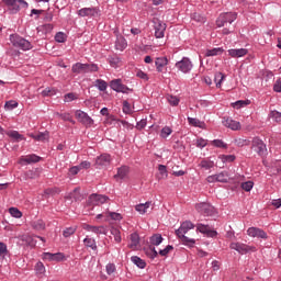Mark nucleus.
<instances>
[{
  "label": "nucleus",
  "instance_id": "nucleus-1",
  "mask_svg": "<svg viewBox=\"0 0 281 281\" xmlns=\"http://www.w3.org/2000/svg\"><path fill=\"white\" fill-rule=\"evenodd\" d=\"M190 229H194V225L190 221L183 222L180 227L176 231V236L180 238L181 243L184 244L187 247H194L196 245V240L194 238H189L186 236Z\"/></svg>",
  "mask_w": 281,
  "mask_h": 281
},
{
  "label": "nucleus",
  "instance_id": "nucleus-2",
  "mask_svg": "<svg viewBox=\"0 0 281 281\" xmlns=\"http://www.w3.org/2000/svg\"><path fill=\"white\" fill-rule=\"evenodd\" d=\"M10 42L13 45V47H19L23 52H27V50L32 49V43H30V41L21 37L19 34H11Z\"/></svg>",
  "mask_w": 281,
  "mask_h": 281
},
{
  "label": "nucleus",
  "instance_id": "nucleus-3",
  "mask_svg": "<svg viewBox=\"0 0 281 281\" xmlns=\"http://www.w3.org/2000/svg\"><path fill=\"white\" fill-rule=\"evenodd\" d=\"M236 19H238V14L236 12L222 13L216 20V25L217 27H225L227 23L232 24Z\"/></svg>",
  "mask_w": 281,
  "mask_h": 281
},
{
  "label": "nucleus",
  "instance_id": "nucleus-4",
  "mask_svg": "<svg viewBox=\"0 0 281 281\" xmlns=\"http://www.w3.org/2000/svg\"><path fill=\"white\" fill-rule=\"evenodd\" d=\"M250 144H251V147H250L251 150L257 153V155H259V157L267 155V145L265 144V142L262 139H260V137H258V136L254 137L251 139Z\"/></svg>",
  "mask_w": 281,
  "mask_h": 281
},
{
  "label": "nucleus",
  "instance_id": "nucleus-5",
  "mask_svg": "<svg viewBox=\"0 0 281 281\" xmlns=\"http://www.w3.org/2000/svg\"><path fill=\"white\" fill-rule=\"evenodd\" d=\"M195 209L199 214H202L203 216H214V206H212L210 203L202 202L196 204Z\"/></svg>",
  "mask_w": 281,
  "mask_h": 281
},
{
  "label": "nucleus",
  "instance_id": "nucleus-6",
  "mask_svg": "<svg viewBox=\"0 0 281 281\" xmlns=\"http://www.w3.org/2000/svg\"><path fill=\"white\" fill-rule=\"evenodd\" d=\"M75 116L80 124H83V126H93V119H91L85 111L77 110Z\"/></svg>",
  "mask_w": 281,
  "mask_h": 281
},
{
  "label": "nucleus",
  "instance_id": "nucleus-7",
  "mask_svg": "<svg viewBox=\"0 0 281 281\" xmlns=\"http://www.w3.org/2000/svg\"><path fill=\"white\" fill-rule=\"evenodd\" d=\"M110 87L111 89H113V91H116V93H128V91H133V89L124 86V83H122V79H114L110 82Z\"/></svg>",
  "mask_w": 281,
  "mask_h": 281
},
{
  "label": "nucleus",
  "instance_id": "nucleus-8",
  "mask_svg": "<svg viewBox=\"0 0 281 281\" xmlns=\"http://www.w3.org/2000/svg\"><path fill=\"white\" fill-rule=\"evenodd\" d=\"M177 69L182 74H190L192 71V61L188 57H183L180 61L176 63Z\"/></svg>",
  "mask_w": 281,
  "mask_h": 281
},
{
  "label": "nucleus",
  "instance_id": "nucleus-9",
  "mask_svg": "<svg viewBox=\"0 0 281 281\" xmlns=\"http://www.w3.org/2000/svg\"><path fill=\"white\" fill-rule=\"evenodd\" d=\"M78 16H90V18H95L100 16V8L98 7H92V8H82L79 11H77Z\"/></svg>",
  "mask_w": 281,
  "mask_h": 281
},
{
  "label": "nucleus",
  "instance_id": "nucleus-10",
  "mask_svg": "<svg viewBox=\"0 0 281 281\" xmlns=\"http://www.w3.org/2000/svg\"><path fill=\"white\" fill-rule=\"evenodd\" d=\"M231 249H234L235 251H238V254H249V251H256V247L247 246L246 244L240 243H232Z\"/></svg>",
  "mask_w": 281,
  "mask_h": 281
},
{
  "label": "nucleus",
  "instance_id": "nucleus-11",
  "mask_svg": "<svg viewBox=\"0 0 281 281\" xmlns=\"http://www.w3.org/2000/svg\"><path fill=\"white\" fill-rule=\"evenodd\" d=\"M109 201V196L102 194H91L88 199L89 205H102Z\"/></svg>",
  "mask_w": 281,
  "mask_h": 281
},
{
  "label": "nucleus",
  "instance_id": "nucleus-12",
  "mask_svg": "<svg viewBox=\"0 0 281 281\" xmlns=\"http://www.w3.org/2000/svg\"><path fill=\"white\" fill-rule=\"evenodd\" d=\"M196 231L200 232V234H205L209 238H215V236L218 235L216 231H212L210 225L198 224Z\"/></svg>",
  "mask_w": 281,
  "mask_h": 281
},
{
  "label": "nucleus",
  "instance_id": "nucleus-13",
  "mask_svg": "<svg viewBox=\"0 0 281 281\" xmlns=\"http://www.w3.org/2000/svg\"><path fill=\"white\" fill-rule=\"evenodd\" d=\"M154 30L156 38H164L166 32V24L159 20H154Z\"/></svg>",
  "mask_w": 281,
  "mask_h": 281
},
{
  "label": "nucleus",
  "instance_id": "nucleus-14",
  "mask_svg": "<svg viewBox=\"0 0 281 281\" xmlns=\"http://www.w3.org/2000/svg\"><path fill=\"white\" fill-rule=\"evenodd\" d=\"M111 161H112L111 155L101 154L95 159V166H99V168H104L106 166H111Z\"/></svg>",
  "mask_w": 281,
  "mask_h": 281
},
{
  "label": "nucleus",
  "instance_id": "nucleus-15",
  "mask_svg": "<svg viewBox=\"0 0 281 281\" xmlns=\"http://www.w3.org/2000/svg\"><path fill=\"white\" fill-rule=\"evenodd\" d=\"M247 234L252 238H263L267 240V233L258 227H249Z\"/></svg>",
  "mask_w": 281,
  "mask_h": 281
},
{
  "label": "nucleus",
  "instance_id": "nucleus-16",
  "mask_svg": "<svg viewBox=\"0 0 281 281\" xmlns=\"http://www.w3.org/2000/svg\"><path fill=\"white\" fill-rule=\"evenodd\" d=\"M44 260H49V262H63V260H65V255L63 252H44Z\"/></svg>",
  "mask_w": 281,
  "mask_h": 281
},
{
  "label": "nucleus",
  "instance_id": "nucleus-17",
  "mask_svg": "<svg viewBox=\"0 0 281 281\" xmlns=\"http://www.w3.org/2000/svg\"><path fill=\"white\" fill-rule=\"evenodd\" d=\"M247 54H249L247 48L228 49V56L232 58H243V56H247Z\"/></svg>",
  "mask_w": 281,
  "mask_h": 281
},
{
  "label": "nucleus",
  "instance_id": "nucleus-18",
  "mask_svg": "<svg viewBox=\"0 0 281 281\" xmlns=\"http://www.w3.org/2000/svg\"><path fill=\"white\" fill-rule=\"evenodd\" d=\"M83 229H86V232H92L93 234L106 235V227L104 226H92L89 224H83Z\"/></svg>",
  "mask_w": 281,
  "mask_h": 281
},
{
  "label": "nucleus",
  "instance_id": "nucleus-19",
  "mask_svg": "<svg viewBox=\"0 0 281 281\" xmlns=\"http://www.w3.org/2000/svg\"><path fill=\"white\" fill-rule=\"evenodd\" d=\"M223 124L226 128H231L232 131H238V128H240V123L232 120L231 117H224Z\"/></svg>",
  "mask_w": 281,
  "mask_h": 281
},
{
  "label": "nucleus",
  "instance_id": "nucleus-20",
  "mask_svg": "<svg viewBox=\"0 0 281 281\" xmlns=\"http://www.w3.org/2000/svg\"><path fill=\"white\" fill-rule=\"evenodd\" d=\"M8 7L11 14H16L19 12V0H2Z\"/></svg>",
  "mask_w": 281,
  "mask_h": 281
},
{
  "label": "nucleus",
  "instance_id": "nucleus-21",
  "mask_svg": "<svg viewBox=\"0 0 281 281\" xmlns=\"http://www.w3.org/2000/svg\"><path fill=\"white\" fill-rule=\"evenodd\" d=\"M127 46L128 44L126 43V38H124L122 35H117L115 41V49L117 52H124L125 47Z\"/></svg>",
  "mask_w": 281,
  "mask_h": 281
},
{
  "label": "nucleus",
  "instance_id": "nucleus-22",
  "mask_svg": "<svg viewBox=\"0 0 281 281\" xmlns=\"http://www.w3.org/2000/svg\"><path fill=\"white\" fill-rule=\"evenodd\" d=\"M21 240L29 247H36V235H22Z\"/></svg>",
  "mask_w": 281,
  "mask_h": 281
},
{
  "label": "nucleus",
  "instance_id": "nucleus-23",
  "mask_svg": "<svg viewBox=\"0 0 281 281\" xmlns=\"http://www.w3.org/2000/svg\"><path fill=\"white\" fill-rule=\"evenodd\" d=\"M41 161V156H37L36 154H32L26 156L25 158H21L20 164H38Z\"/></svg>",
  "mask_w": 281,
  "mask_h": 281
},
{
  "label": "nucleus",
  "instance_id": "nucleus-24",
  "mask_svg": "<svg viewBox=\"0 0 281 281\" xmlns=\"http://www.w3.org/2000/svg\"><path fill=\"white\" fill-rule=\"evenodd\" d=\"M131 244L128 245L130 249H137L138 245H139V235L137 233H133L131 234L130 237Z\"/></svg>",
  "mask_w": 281,
  "mask_h": 281
},
{
  "label": "nucleus",
  "instance_id": "nucleus-25",
  "mask_svg": "<svg viewBox=\"0 0 281 281\" xmlns=\"http://www.w3.org/2000/svg\"><path fill=\"white\" fill-rule=\"evenodd\" d=\"M144 254L145 256H147V258H150L151 260H155V258L159 256V252H157V250L153 246L144 248Z\"/></svg>",
  "mask_w": 281,
  "mask_h": 281
},
{
  "label": "nucleus",
  "instance_id": "nucleus-26",
  "mask_svg": "<svg viewBox=\"0 0 281 281\" xmlns=\"http://www.w3.org/2000/svg\"><path fill=\"white\" fill-rule=\"evenodd\" d=\"M269 172L272 176L281 175V160H278L271 165Z\"/></svg>",
  "mask_w": 281,
  "mask_h": 281
},
{
  "label": "nucleus",
  "instance_id": "nucleus-27",
  "mask_svg": "<svg viewBox=\"0 0 281 281\" xmlns=\"http://www.w3.org/2000/svg\"><path fill=\"white\" fill-rule=\"evenodd\" d=\"M157 71H162L164 67L168 65V58L166 57H158L155 61Z\"/></svg>",
  "mask_w": 281,
  "mask_h": 281
},
{
  "label": "nucleus",
  "instance_id": "nucleus-28",
  "mask_svg": "<svg viewBox=\"0 0 281 281\" xmlns=\"http://www.w3.org/2000/svg\"><path fill=\"white\" fill-rule=\"evenodd\" d=\"M8 137H11V139H14L15 142H23L25 139V136L21 135L18 131H9L7 132Z\"/></svg>",
  "mask_w": 281,
  "mask_h": 281
},
{
  "label": "nucleus",
  "instance_id": "nucleus-29",
  "mask_svg": "<svg viewBox=\"0 0 281 281\" xmlns=\"http://www.w3.org/2000/svg\"><path fill=\"white\" fill-rule=\"evenodd\" d=\"M153 205V202H146V203H140L135 206L136 212H139V214H146L148 207Z\"/></svg>",
  "mask_w": 281,
  "mask_h": 281
},
{
  "label": "nucleus",
  "instance_id": "nucleus-30",
  "mask_svg": "<svg viewBox=\"0 0 281 281\" xmlns=\"http://www.w3.org/2000/svg\"><path fill=\"white\" fill-rule=\"evenodd\" d=\"M149 243L150 245H154L156 247H159L160 243H164V237L161 236V234H154L150 238H149Z\"/></svg>",
  "mask_w": 281,
  "mask_h": 281
},
{
  "label": "nucleus",
  "instance_id": "nucleus-31",
  "mask_svg": "<svg viewBox=\"0 0 281 281\" xmlns=\"http://www.w3.org/2000/svg\"><path fill=\"white\" fill-rule=\"evenodd\" d=\"M71 71L72 74H86L85 64L76 63L75 65H72Z\"/></svg>",
  "mask_w": 281,
  "mask_h": 281
},
{
  "label": "nucleus",
  "instance_id": "nucleus-32",
  "mask_svg": "<svg viewBox=\"0 0 281 281\" xmlns=\"http://www.w3.org/2000/svg\"><path fill=\"white\" fill-rule=\"evenodd\" d=\"M131 260L134 265H136V267H138V269H146V261H144L142 258L133 256Z\"/></svg>",
  "mask_w": 281,
  "mask_h": 281
},
{
  "label": "nucleus",
  "instance_id": "nucleus-33",
  "mask_svg": "<svg viewBox=\"0 0 281 281\" xmlns=\"http://www.w3.org/2000/svg\"><path fill=\"white\" fill-rule=\"evenodd\" d=\"M223 52H225V49H223V47L212 48V49L206 50L205 56H207V57L221 56V54H223Z\"/></svg>",
  "mask_w": 281,
  "mask_h": 281
},
{
  "label": "nucleus",
  "instance_id": "nucleus-34",
  "mask_svg": "<svg viewBox=\"0 0 281 281\" xmlns=\"http://www.w3.org/2000/svg\"><path fill=\"white\" fill-rule=\"evenodd\" d=\"M54 30L53 24H43L37 26V32H42V34H49Z\"/></svg>",
  "mask_w": 281,
  "mask_h": 281
},
{
  "label": "nucleus",
  "instance_id": "nucleus-35",
  "mask_svg": "<svg viewBox=\"0 0 281 281\" xmlns=\"http://www.w3.org/2000/svg\"><path fill=\"white\" fill-rule=\"evenodd\" d=\"M159 173L157 175L158 179H167L168 178V169L165 165L158 166Z\"/></svg>",
  "mask_w": 281,
  "mask_h": 281
},
{
  "label": "nucleus",
  "instance_id": "nucleus-36",
  "mask_svg": "<svg viewBox=\"0 0 281 281\" xmlns=\"http://www.w3.org/2000/svg\"><path fill=\"white\" fill-rule=\"evenodd\" d=\"M199 166H200V168H204V170H210V169L214 168V161L213 160L203 159V160H201Z\"/></svg>",
  "mask_w": 281,
  "mask_h": 281
},
{
  "label": "nucleus",
  "instance_id": "nucleus-37",
  "mask_svg": "<svg viewBox=\"0 0 281 281\" xmlns=\"http://www.w3.org/2000/svg\"><path fill=\"white\" fill-rule=\"evenodd\" d=\"M218 183H227L229 180V175L226 171L215 175Z\"/></svg>",
  "mask_w": 281,
  "mask_h": 281
},
{
  "label": "nucleus",
  "instance_id": "nucleus-38",
  "mask_svg": "<svg viewBox=\"0 0 281 281\" xmlns=\"http://www.w3.org/2000/svg\"><path fill=\"white\" fill-rule=\"evenodd\" d=\"M126 175H128V167H121L117 170V173L114 176L115 179H125Z\"/></svg>",
  "mask_w": 281,
  "mask_h": 281
},
{
  "label": "nucleus",
  "instance_id": "nucleus-39",
  "mask_svg": "<svg viewBox=\"0 0 281 281\" xmlns=\"http://www.w3.org/2000/svg\"><path fill=\"white\" fill-rule=\"evenodd\" d=\"M110 233L112 236H114L115 243H122V235L120 233V229L116 227H111Z\"/></svg>",
  "mask_w": 281,
  "mask_h": 281
},
{
  "label": "nucleus",
  "instance_id": "nucleus-40",
  "mask_svg": "<svg viewBox=\"0 0 281 281\" xmlns=\"http://www.w3.org/2000/svg\"><path fill=\"white\" fill-rule=\"evenodd\" d=\"M83 243H85L86 247H90V249H93V251H95V249H98V245H95V239H93V238L86 237L83 239Z\"/></svg>",
  "mask_w": 281,
  "mask_h": 281
},
{
  "label": "nucleus",
  "instance_id": "nucleus-41",
  "mask_svg": "<svg viewBox=\"0 0 281 281\" xmlns=\"http://www.w3.org/2000/svg\"><path fill=\"white\" fill-rule=\"evenodd\" d=\"M33 139H36V142H47L49 139V132L40 133L33 136Z\"/></svg>",
  "mask_w": 281,
  "mask_h": 281
},
{
  "label": "nucleus",
  "instance_id": "nucleus-42",
  "mask_svg": "<svg viewBox=\"0 0 281 281\" xmlns=\"http://www.w3.org/2000/svg\"><path fill=\"white\" fill-rule=\"evenodd\" d=\"M76 229H78V226L67 227L66 229H64L63 236L65 238H69V236H74V234H76Z\"/></svg>",
  "mask_w": 281,
  "mask_h": 281
},
{
  "label": "nucleus",
  "instance_id": "nucleus-43",
  "mask_svg": "<svg viewBox=\"0 0 281 281\" xmlns=\"http://www.w3.org/2000/svg\"><path fill=\"white\" fill-rule=\"evenodd\" d=\"M56 115L58 117H60L61 120H64V122H70L71 124H76V121H74V119L71 117V114L69 113H56Z\"/></svg>",
  "mask_w": 281,
  "mask_h": 281
},
{
  "label": "nucleus",
  "instance_id": "nucleus-44",
  "mask_svg": "<svg viewBox=\"0 0 281 281\" xmlns=\"http://www.w3.org/2000/svg\"><path fill=\"white\" fill-rule=\"evenodd\" d=\"M220 158L223 164H232V161H236L235 155H220Z\"/></svg>",
  "mask_w": 281,
  "mask_h": 281
},
{
  "label": "nucleus",
  "instance_id": "nucleus-45",
  "mask_svg": "<svg viewBox=\"0 0 281 281\" xmlns=\"http://www.w3.org/2000/svg\"><path fill=\"white\" fill-rule=\"evenodd\" d=\"M5 256H8V246L3 243H0V263L3 262Z\"/></svg>",
  "mask_w": 281,
  "mask_h": 281
},
{
  "label": "nucleus",
  "instance_id": "nucleus-46",
  "mask_svg": "<svg viewBox=\"0 0 281 281\" xmlns=\"http://www.w3.org/2000/svg\"><path fill=\"white\" fill-rule=\"evenodd\" d=\"M251 104V101L249 100H239L233 103L234 109H243L244 106H247Z\"/></svg>",
  "mask_w": 281,
  "mask_h": 281
},
{
  "label": "nucleus",
  "instance_id": "nucleus-47",
  "mask_svg": "<svg viewBox=\"0 0 281 281\" xmlns=\"http://www.w3.org/2000/svg\"><path fill=\"white\" fill-rule=\"evenodd\" d=\"M85 68L86 74H93L100 69L95 64H85Z\"/></svg>",
  "mask_w": 281,
  "mask_h": 281
},
{
  "label": "nucleus",
  "instance_id": "nucleus-48",
  "mask_svg": "<svg viewBox=\"0 0 281 281\" xmlns=\"http://www.w3.org/2000/svg\"><path fill=\"white\" fill-rule=\"evenodd\" d=\"M235 144L239 148H243V146H249V144H251V140H249L247 138H237V139H235Z\"/></svg>",
  "mask_w": 281,
  "mask_h": 281
},
{
  "label": "nucleus",
  "instance_id": "nucleus-49",
  "mask_svg": "<svg viewBox=\"0 0 281 281\" xmlns=\"http://www.w3.org/2000/svg\"><path fill=\"white\" fill-rule=\"evenodd\" d=\"M95 87L99 89V91H106L108 83L102 79H97Z\"/></svg>",
  "mask_w": 281,
  "mask_h": 281
},
{
  "label": "nucleus",
  "instance_id": "nucleus-50",
  "mask_svg": "<svg viewBox=\"0 0 281 281\" xmlns=\"http://www.w3.org/2000/svg\"><path fill=\"white\" fill-rule=\"evenodd\" d=\"M9 213L14 218H21V216H23V213L19 209H16V207H10L9 209Z\"/></svg>",
  "mask_w": 281,
  "mask_h": 281
},
{
  "label": "nucleus",
  "instance_id": "nucleus-51",
  "mask_svg": "<svg viewBox=\"0 0 281 281\" xmlns=\"http://www.w3.org/2000/svg\"><path fill=\"white\" fill-rule=\"evenodd\" d=\"M16 106H19V103L16 101H7L5 104H4V109L7 111H12L14 109H16Z\"/></svg>",
  "mask_w": 281,
  "mask_h": 281
},
{
  "label": "nucleus",
  "instance_id": "nucleus-52",
  "mask_svg": "<svg viewBox=\"0 0 281 281\" xmlns=\"http://www.w3.org/2000/svg\"><path fill=\"white\" fill-rule=\"evenodd\" d=\"M42 95L44 98H47V97H52V95H56V89L54 88H46L42 91Z\"/></svg>",
  "mask_w": 281,
  "mask_h": 281
},
{
  "label": "nucleus",
  "instance_id": "nucleus-53",
  "mask_svg": "<svg viewBox=\"0 0 281 281\" xmlns=\"http://www.w3.org/2000/svg\"><path fill=\"white\" fill-rule=\"evenodd\" d=\"M74 100H78V94L74 92H69L64 97V102H74Z\"/></svg>",
  "mask_w": 281,
  "mask_h": 281
},
{
  "label": "nucleus",
  "instance_id": "nucleus-54",
  "mask_svg": "<svg viewBox=\"0 0 281 281\" xmlns=\"http://www.w3.org/2000/svg\"><path fill=\"white\" fill-rule=\"evenodd\" d=\"M191 19L192 21H196V23H205V16L201 15L200 13H193Z\"/></svg>",
  "mask_w": 281,
  "mask_h": 281
},
{
  "label": "nucleus",
  "instance_id": "nucleus-55",
  "mask_svg": "<svg viewBox=\"0 0 281 281\" xmlns=\"http://www.w3.org/2000/svg\"><path fill=\"white\" fill-rule=\"evenodd\" d=\"M172 134V128H170L169 126H165L162 127L161 132H160V136L166 139V137H168L169 135Z\"/></svg>",
  "mask_w": 281,
  "mask_h": 281
},
{
  "label": "nucleus",
  "instance_id": "nucleus-56",
  "mask_svg": "<svg viewBox=\"0 0 281 281\" xmlns=\"http://www.w3.org/2000/svg\"><path fill=\"white\" fill-rule=\"evenodd\" d=\"M109 63H110L111 67H119L120 63H122V60L120 59V57L114 56V57L109 58Z\"/></svg>",
  "mask_w": 281,
  "mask_h": 281
},
{
  "label": "nucleus",
  "instance_id": "nucleus-57",
  "mask_svg": "<svg viewBox=\"0 0 281 281\" xmlns=\"http://www.w3.org/2000/svg\"><path fill=\"white\" fill-rule=\"evenodd\" d=\"M167 100L171 106H179V98L175 95H168Z\"/></svg>",
  "mask_w": 281,
  "mask_h": 281
},
{
  "label": "nucleus",
  "instance_id": "nucleus-58",
  "mask_svg": "<svg viewBox=\"0 0 281 281\" xmlns=\"http://www.w3.org/2000/svg\"><path fill=\"white\" fill-rule=\"evenodd\" d=\"M241 188H243V190H245V192H251V190L254 189V182L246 181V182L241 183Z\"/></svg>",
  "mask_w": 281,
  "mask_h": 281
},
{
  "label": "nucleus",
  "instance_id": "nucleus-59",
  "mask_svg": "<svg viewBox=\"0 0 281 281\" xmlns=\"http://www.w3.org/2000/svg\"><path fill=\"white\" fill-rule=\"evenodd\" d=\"M172 249H175V247H172V245H168L165 249L159 250V256L166 257L172 251Z\"/></svg>",
  "mask_w": 281,
  "mask_h": 281
},
{
  "label": "nucleus",
  "instance_id": "nucleus-60",
  "mask_svg": "<svg viewBox=\"0 0 281 281\" xmlns=\"http://www.w3.org/2000/svg\"><path fill=\"white\" fill-rule=\"evenodd\" d=\"M270 117H272V120H274V122H278L279 124H281V113L278 111H271L270 113Z\"/></svg>",
  "mask_w": 281,
  "mask_h": 281
},
{
  "label": "nucleus",
  "instance_id": "nucleus-61",
  "mask_svg": "<svg viewBox=\"0 0 281 281\" xmlns=\"http://www.w3.org/2000/svg\"><path fill=\"white\" fill-rule=\"evenodd\" d=\"M223 80H225V75H223V72H217L215 75L216 87H221V83L223 82Z\"/></svg>",
  "mask_w": 281,
  "mask_h": 281
},
{
  "label": "nucleus",
  "instance_id": "nucleus-62",
  "mask_svg": "<svg viewBox=\"0 0 281 281\" xmlns=\"http://www.w3.org/2000/svg\"><path fill=\"white\" fill-rule=\"evenodd\" d=\"M33 227L34 229H37V231L45 229V222H43V220H38L33 223Z\"/></svg>",
  "mask_w": 281,
  "mask_h": 281
},
{
  "label": "nucleus",
  "instance_id": "nucleus-63",
  "mask_svg": "<svg viewBox=\"0 0 281 281\" xmlns=\"http://www.w3.org/2000/svg\"><path fill=\"white\" fill-rule=\"evenodd\" d=\"M213 146H215L216 148H227V144H225L223 140L221 139H214L212 142Z\"/></svg>",
  "mask_w": 281,
  "mask_h": 281
},
{
  "label": "nucleus",
  "instance_id": "nucleus-64",
  "mask_svg": "<svg viewBox=\"0 0 281 281\" xmlns=\"http://www.w3.org/2000/svg\"><path fill=\"white\" fill-rule=\"evenodd\" d=\"M35 271H36V273L43 274L45 272V265H43V262L38 261L35 265Z\"/></svg>",
  "mask_w": 281,
  "mask_h": 281
}]
</instances>
